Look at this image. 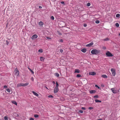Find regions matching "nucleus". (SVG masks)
Instances as JSON below:
<instances>
[{
  "mask_svg": "<svg viewBox=\"0 0 120 120\" xmlns=\"http://www.w3.org/2000/svg\"><path fill=\"white\" fill-rule=\"evenodd\" d=\"M101 51L99 50H97L96 49H93L91 51V53L93 55H97L100 53Z\"/></svg>",
  "mask_w": 120,
  "mask_h": 120,
  "instance_id": "nucleus-1",
  "label": "nucleus"
},
{
  "mask_svg": "<svg viewBox=\"0 0 120 120\" xmlns=\"http://www.w3.org/2000/svg\"><path fill=\"white\" fill-rule=\"evenodd\" d=\"M56 87L54 89V93H57L59 90V89L58 87V82H56Z\"/></svg>",
  "mask_w": 120,
  "mask_h": 120,
  "instance_id": "nucleus-2",
  "label": "nucleus"
},
{
  "mask_svg": "<svg viewBox=\"0 0 120 120\" xmlns=\"http://www.w3.org/2000/svg\"><path fill=\"white\" fill-rule=\"evenodd\" d=\"M106 56L108 57H112L113 55L109 51H108L106 53Z\"/></svg>",
  "mask_w": 120,
  "mask_h": 120,
  "instance_id": "nucleus-3",
  "label": "nucleus"
},
{
  "mask_svg": "<svg viewBox=\"0 0 120 120\" xmlns=\"http://www.w3.org/2000/svg\"><path fill=\"white\" fill-rule=\"evenodd\" d=\"M14 71L15 72V75L17 76H18L19 75V71L17 68L15 69Z\"/></svg>",
  "mask_w": 120,
  "mask_h": 120,
  "instance_id": "nucleus-4",
  "label": "nucleus"
},
{
  "mask_svg": "<svg viewBox=\"0 0 120 120\" xmlns=\"http://www.w3.org/2000/svg\"><path fill=\"white\" fill-rule=\"evenodd\" d=\"M111 71L112 72V75L113 76H114L116 74L115 70L113 68H111Z\"/></svg>",
  "mask_w": 120,
  "mask_h": 120,
  "instance_id": "nucleus-5",
  "label": "nucleus"
},
{
  "mask_svg": "<svg viewBox=\"0 0 120 120\" xmlns=\"http://www.w3.org/2000/svg\"><path fill=\"white\" fill-rule=\"evenodd\" d=\"M112 91L114 94H116L118 92L117 90H115L114 88H112L111 89Z\"/></svg>",
  "mask_w": 120,
  "mask_h": 120,
  "instance_id": "nucleus-6",
  "label": "nucleus"
},
{
  "mask_svg": "<svg viewBox=\"0 0 120 120\" xmlns=\"http://www.w3.org/2000/svg\"><path fill=\"white\" fill-rule=\"evenodd\" d=\"M38 37V36L36 34H35L34 35L32 36L31 37V39L32 40H34L35 38H37Z\"/></svg>",
  "mask_w": 120,
  "mask_h": 120,
  "instance_id": "nucleus-7",
  "label": "nucleus"
},
{
  "mask_svg": "<svg viewBox=\"0 0 120 120\" xmlns=\"http://www.w3.org/2000/svg\"><path fill=\"white\" fill-rule=\"evenodd\" d=\"M61 24H63V25H61V26H60V27H63L65 25V24L64 22L60 20V25Z\"/></svg>",
  "mask_w": 120,
  "mask_h": 120,
  "instance_id": "nucleus-8",
  "label": "nucleus"
},
{
  "mask_svg": "<svg viewBox=\"0 0 120 120\" xmlns=\"http://www.w3.org/2000/svg\"><path fill=\"white\" fill-rule=\"evenodd\" d=\"M89 75L93 76L96 75V73L95 72L91 71L89 72Z\"/></svg>",
  "mask_w": 120,
  "mask_h": 120,
  "instance_id": "nucleus-9",
  "label": "nucleus"
},
{
  "mask_svg": "<svg viewBox=\"0 0 120 120\" xmlns=\"http://www.w3.org/2000/svg\"><path fill=\"white\" fill-rule=\"evenodd\" d=\"M94 44L92 42L86 45V46L87 47H90L92 45Z\"/></svg>",
  "mask_w": 120,
  "mask_h": 120,
  "instance_id": "nucleus-10",
  "label": "nucleus"
},
{
  "mask_svg": "<svg viewBox=\"0 0 120 120\" xmlns=\"http://www.w3.org/2000/svg\"><path fill=\"white\" fill-rule=\"evenodd\" d=\"M23 83H18L17 85V87H19L21 86H23Z\"/></svg>",
  "mask_w": 120,
  "mask_h": 120,
  "instance_id": "nucleus-11",
  "label": "nucleus"
},
{
  "mask_svg": "<svg viewBox=\"0 0 120 120\" xmlns=\"http://www.w3.org/2000/svg\"><path fill=\"white\" fill-rule=\"evenodd\" d=\"M81 51L83 53H85L86 52V48H83L81 49Z\"/></svg>",
  "mask_w": 120,
  "mask_h": 120,
  "instance_id": "nucleus-12",
  "label": "nucleus"
},
{
  "mask_svg": "<svg viewBox=\"0 0 120 120\" xmlns=\"http://www.w3.org/2000/svg\"><path fill=\"white\" fill-rule=\"evenodd\" d=\"M90 92V94H92L93 93H95L96 92V91L95 90H91Z\"/></svg>",
  "mask_w": 120,
  "mask_h": 120,
  "instance_id": "nucleus-13",
  "label": "nucleus"
},
{
  "mask_svg": "<svg viewBox=\"0 0 120 120\" xmlns=\"http://www.w3.org/2000/svg\"><path fill=\"white\" fill-rule=\"evenodd\" d=\"M32 92L34 95H35L36 96H38L39 95L38 94V93H36L34 91H32Z\"/></svg>",
  "mask_w": 120,
  "mask_h": 120,
  "instance_id": "nucleus-14",
  "label": "nucleus"
},
{
  "mask_svg": "<svg viewBox=\"0 0 120 120\" xmlns=\"http://www.w3.org/2000/svg\"><path fill=\"white\" fill-rule=\"evenodd\" d=\"M80 71L79 69H75V73H79Z\"/></svg>",
  "mask_w": 120,
  "mask_h": 120,
  "instance_id": "nucleus-15",
  "label": "nucleus"
},
{
  "mask_svg": "<svg viewBox=\"0 0 120 120\" xmlns=\"http://www.w3.org/2000/svg\"><path fill=\"white\" fill-rule=\"evenodd\" d=\"M101 77L104 78H108L107 76L105 75H101Z\"/></svg>",
  "mask_w": 120,
  "mask_h": 120,
  "instance_id": "nucleus-16",
  "label": "nucleus"
},
{
  "mask_svg": "<svg viewBox=\"0 0 120 120\" xmlns=\"http://www.w3.org/2000/svg\"><path fill=\"white\" fill-rule=\"evenodd\" d=\"M95 102L96 103L101 102V101L98 100L97 99H95Z\"/></svg>",
  "mask_w": 120,
  "mask_h": 120,
  "instance_id": "nucleus-17",
  "label": "nucleus"
},
{
  "mask_svg": "<svg viewBox=\"0 0 120 120\" xmlns=\"http://www.w3.org/2000/svg\"><path fill=\"white\" fill-rule=\"evenodd\" d=\"M29 84L28 82H27L25 83H23V86H27Z\"/></svg>",
  "mask_w": 120,
  "mask_h": 120,
  "instance_id": "nucleus-18",
  "label": "nucleus"
},
{
  "mask_svg": "<svg viewBox=\"0 0 120 120\" xmlns=\"http://www.w3.org/2000/svg\"><path fill=\"white\" fill-rule=\"evenodd\" d=\"M39 25L41 26H42L43 24V23L41 21L39 22Z\"/></svg>",
  "mask_w": 120,
  "mask_h": 120,
  "instance_id": "nucleus-19",
  "label": "nucleus"
},
{
  "mask_svg": "<svg viewBox=\"0 0 120 120\" xmlns=\"http://www.w3.org/2000/svg\"><path fill=\"white\" fill-rule=\"evenodd\" d=\"M40 60L41 61H44V58L43 57H40Z\"/></svg>",
  "mask_w": 120,
  "mask_h": 120,
  "instance_id": "nucleus-20",
  "label": "nucleus"
},
{
  "mask_svg": "<svg viewBox=\"0 0 120 120\" xmlns=\"http://www.w3.org/2000/svg\"><path fill=\"white\" fill-rule=\"evenodd\" d=\"M55 75L57 77H59V74L57 73H56L55 74Z\"/></svg>",
  "mask_w": 120,
  "mask_h": 120,
  "instance_id": "nucleus-21",
  "label": "nucleus"
},
{
  "mask_svg": "<svg viewBox=\"0 0 120 120\" xmlns=\"http://www.w3.org/2000/svg\"><path fill=\"white\" fill-rule=\"evenodd\" d=\"M12 102L13 104L15 105H17V103L16 102L14 101H12Z\"/></svg>",
  "mask_w": 120,
  "mask_h": 120,
  "instance_id": "nucleus-22",
  "label": "nucleus"
},
{
  "mask_svg": "<svg viewBox=\"0 0 120 120\" xmlns=\"http://www.w3.org/2000/svg\"><path fill=\"white\" fill-rule=\"evenodd\" d=\"M28 68L29 69V70L31 71V72L32 73V74H33L34 73V71L32 70L31 69L28 67Z\"/></svg>",
  "mask_w": 120,
  "mask_h": 120,
  "instance_id": "nucleus-23",
  "label": "nucleus"
},
{
  "mask_svg": "<svg viewBox=\"0 0 120 120\" xmlns=\"http://www.w3.org/2000/svg\"><path fill=\"white\" fill-rule=\"evenodd\" d=\"M64 98L63 97H60V101H64Z\"/></svg>",
  "mask_w": 120,
  "mask_h": 120,
  "instance_id": "nucleus-24",
  "label": "nucleus"
},
{
  "mask_svg": "<svg viewBox=\"0 0 120 120\" xmlns=\"http://www.w3.org/2000/svg\"><path fill=\"white\" fill-rule=\"evenodd\" d=\"M81 77V75L80 74H78L76 75V77Z\"/></svg>",
  "mask_w": 120,
  "mask_h": 120,
  "instance_id": "nucleus-25",
  "label": "nucleus"
},
{
  "mask_svg": "<svg viewBox=\"0 0 120 120\" xmlns=\"http://www.w3.org/2000/svg\"><path fill=\"white\" fill-rule=\"evenodd\" d=\"M115 25L117 27H119V24L118 23H116Z\"/></svg>",
  "mask_w": 120,
  "mask_h": 120,
  "instance_id": "nucleus-26",
  "label": "nucleus"
},
{
  "mask_svg": "<svg viewBox=\"0 0 120 120\" xmlns=\"http://www.w3.org/2000/svg\"><path fill=\"white\" fill-rule=\"evenodd\" d=\"M95 22L96 23L98 24L99 23L100 21L98 20H96V21Z\"/></svg>",
  "mask_w": 120,
  "mask_h": 120,
  "instance_id": "nucleus-27",
  "label": "nucleus"
},
{
  "mask_svg": "<svg viewBox=\"0 0 120 120\" xmlns=\"http://www.w3.org/2000/svg\"><path fill=\"white\" fill-rule=\"evenodd\" d=\"M120 16V14H117L116 15V17L117 18H118Z\"/></svg>",
  "mask_w": 120,
  "mask_h": 120,
  "instance_id": "nucleus-28",
  "label": "nucleus"
},
{
  "mask_svg": "<svg viewBox=\"0 0 120 120\" xmlns=\"http://www.w3.org/2000/svg\"><path fill=\"white\" fill-rule=\"evenodd\" d=\"M60 3L63 4L64 5H65V4L64 1L60 2Z\"/></svg>",
  "mask_w": 120,
  "mask_h": 120,
  "instance_id": "nucleus-29",
  "label": "nucleus"
},
{
  "mask_svg": "<svg viewBox=\"0 0 120 120\" xmlns=\"http://www.w3.org/2000/svg\"><path fill=\"white\" fill-rule=\"evenodd\" d=\"M109 40V39L108 38H107L105 39H104V41H108Z\"/></svg>",
  "mask_w": 120,
  "mask_h": 120,
  "instance_id": "nucleus-30",
  "label": "nucleus"
},
{
  "mask_svg": "<svg viewBox=\"0 0 120 120\" xmlns=\"http://www.w3.org/2000/svg\"><path fill=\"white\" fill-rule=\"evenodd\" d=\"M6 90L9 93H10L11 91L10 89L8 88Z\"/></svg>",
  "mask_w": 120,
  "mask_h": 120,
  "instance_id": "nucleus-31",
  "label": "nucleus"
},
{
  "mask_svg": "<svg viewBox=\"0 0 120 120\" xmlns=\"http://www.w3.org/2000/svg\"><path fill=\"white\" fill-rule=\"evenodd\" d=\"M94 98H98V95H95L94 96Z\"/></svg>",
  "mask_w": 120,
  "mask_h": 120,
  "instance_id": "nucleus-32",
  "label": "nucleus"
},
{
  "mask_svg": "<svg viewBox=\"0 0 120 120\" xmlns=\"http://www.w3.org/2000/svg\"><path fill=\"white\" fill-rule=\"evenodd\" d=\"M83 112V111L82 110H79L78 111L79 113H82Z\"/></svg>",
  "mask_w": 120,
  "mask_h": 120,
  "instance_id": "nucleus-33",
  "label": "nucleus"
},
{
  "mask_svg": "<svg viewBox=\"0 0 120 120\" xmlns=\"http://www.w3.org/2000/svg\"><path fill=\"white\" fill-rule=\"evenodd\" d=\"M34 116L35 117L37 118L39 116L37 114H35L34 115Z\"/></svg>",
  "mask_w": 120,
  "mask_h": 120,
  "instance_id": "nucleus-34",
  "label": "nucleus"
},
{
  "mask_svg": "<svg viewBox=\"0 0 120 120\" xmlns=\"http://www.w3.org/2000/svg\"><path fill=\"white\" fill-rule=\"evenodd\" d=\"M49 98H53V97L52 95H50L48 96Z\"/></svg>",
  "mask_w": 120,
  "mask_h": 120,
  "instance_id": "nucleus-35",
  "label": "nucleus"
},
{
  "mask_svg": "<svg viewBox=\"0 0 120 120\" xmlns=\"http://www.w3.org/2000/svg\"><path fill=\"white\" fill-rule=\"evenodd\" d=\"M6 44H7V45H8L9 44V42L7 41H6Z\"/></svg>",
  "mask_w": 120,
  "mask_h": 120,
  "instance_id": "nucleus-36",
  "label": "nucleus"
},
{
  "mask_svg": "<svg viewBox=\"0 0 120 120\" xmlns=\"http://www.w3.org/2000/svg\"><path fill=\"white\" fill-rule=\"evenodd\" d=\"M90 4L89 3H88L87 4V6L89 7L90 6Z\"/></svg>",
  "mask_w": 120,
  "mask_h": 120,
  "instance_id": "nucleus-37",
  "label": "nucleus"
},
{
  "mask_svg": "<svg viewBox=\"0 0 120 120\" xmlns=\"http://www.w3.org/2000/svg\"><path fill=\"white\" fill-rule=\"evenodd\" d=\"M51 19L52 20H54V17L52 16H51Z\"/></svg>",
  "mask_w": 120,
  "mask_h": 120,
  "instance_id": "nucleus-38",
  "label": "nucleus"
},
{
  "mask_svg": "<svg viewBox=\"0 0 120 120\" xmlns=\"http://www.w3.org/2000/svg\"><path fill=\"white\" fill-rule=\"evenodd\" d=\"M95 87H97L98 88V89H100V87L99 86H98L97 85H95Z\"/></svg>",
  "mask_w": 120,
  "mask_h": 120,
  "instance_id": "nucleus-39",
  "label": "nucleus"
},
{
  "mask_svg": "<svg viewBox=\"0 0 120 120\" xmlns=\"http://www.w3.org/2000/svg\"><path fill=\"white\" fill-rule=\"evenodd\" d=\"M4 119L5 120H8L7 117L6 116H4Z\"/></svg>",
  "mask_w": 120,
  "mask_h": 120,
  "instance_id": "nucleus-40",
  "label": "nucleus"
},
{
  "mask_svg": "<svg viewBox=\"0 0 120 120\" xmlns=\"http://www.w3.org/2000/svg\"><path fill=\"white\" fill-rule=\"evenodd\" d=\"M93 109V108L92 107H90L89 108V109L90 110H91Z\"/></svg>",
  "mask_w": 120,
  "mask_h": 120,
  "instance_id": "nucleus-41",
  "label": "nucleus"
},
{
  "mask_svg": "<svg viewBox=\"0 0 120 120\" xmlns=\"http://www.w3.org/2000/svg\"><path fill=\"white\" fill-rule=\"evenodd\" d=\"M38 51L39 52H40L41 53H42V49H39L38 50Z\"/></svg>",
  "mask_w": 120,
  "mask_h": 120,
  "instance_id": "nucleus-42",
  "label": "nucleus"
},
{
  "mask_svg": "<svg viewBox=\"0 0 120 120\" xmlns=\"http://www.w3.org/2000/svg\"><path fill=\"white\" fill-rule=\"evenodd\" d=\"M31 80L32 81H34V79L33 77H32L31 78Z\"/></svg>",
  "mask_w": 120,
  "mask_h": 120,
  "instance_id": "nucleus-43",
  "label": "nucleus"
},
{
  "mask_svg": "<svg viewBox=\"0 0 120 120\" xmlns=\"http://www.w3.org/2000/svg\"><path fill=\"white\" fill-rule=\"evenodd\" d=\"M4 88H7V86H4Z\"/></svg>",
  "mask_w": 120,
  "mask_h": 120,
  "instance_id": "nucleus-44",
  "label": "nucleus"
},
{
  "mask_svg": "<svg viewBox=\"0 0 120 120\" xmlns=\"http://www.w3.org/2000/svg\"><path fill=\"white\" fill-rule=\"evenodd\" d=\"M81 109H83V110H86V109L84 107H82L81 108Z\"/></svg>",
  "mask_w": 120,
  "mask_h": 120,
  "instance_id": "nucleus-45",
  "label": "nucleus"
},
{
  "mask_svg": "<svg viewBox=\"0 0 120 120\" xmlns=\"http://www.w3.org/2000/svg\"><path fill=\"white\" fill-rule=\"evenodd\" d=\"M83 26L84 27H86L87 26V24H84Z\"/></svg>",
  "mask_w": 120,
  "mask_h": 120,
  "instance_id": "nucleus-46",
  "label": "nucleus"
},
{
  "mask_svg": "<svg viewBox=\"0 0 120 120\" xmlns=\"http://www.w3.org/2000/svg\"><path fill=\"white\" fill-rule=\"evenodd\" d=\"M63 51V50L62 49H60V52L62 53Z\"/></svg>",
  "mask_w": 120,
  "mask_h": 120,
  "instance_id": "nucleus-47",
  "label": "nucleus"
},
{
  "mask_svg": "<svg viewBox=\"0 0 120 120\" xmlns=\"http://www.w3.org/2000/svg\"><path fill=\"white\" fill-rule=\"evenodd\" d=\"M30 120H34V119L32 118H31L30 119Z\"/></svg>",
  "mask_w": 120,
  "mask_h": 120,
  "instance_id": "nucleus-48",
  "label": "nucleus"
},
{
  "mask_svg": "<svg viewBox=\"0 0 120 120\" xmlns=\"http://www.w3.org/2000/svg\"><path fill=\"white\" fill-rule=\"evenodd\" d=\"M63 42V40L62 39H60V42Z\"/></svg>",
  "mask_w": 120,
  "mask_h": 120,
  "instance_id": "nucleus-49",
  "label": "nucleus"
},
{
  "mask_svg": "<svg viewBox=\"0 0 120 120\" xmlns=\"http://www.w3.org/2000/svg\"><path fill=\"white\" fill-rule=\"evenodd\" d=\"M52 82L54 84H54H55V82L54 81H53Z\"/></svg>",
  "mask_w": 120,
  "mask_h": 120,
  "instance_id": "nucleus-50",
  "label": "nucleus"
},
{
  "mask_svg": "<svg viewBox=\"0 0 120 120\" xmlns=\"http://www.w3.org/2000/svg\"><path fill=\"white\" fill-rule=\"evenodd\" d=\"M46 38L47 39H51V38H49V37H47Z\"/></svg>",
  "mask_w": 120,
  "mask_h": 120,
  "instance_id": "nucleus-51",
  "label": "nucleus"
},
{
  "mask_svg": "<svg viewBox=\"0 0 120 120\" xmlns=\"http://www.w3.org/2000/svg\"><path fill=\"white\" fill-rule=\"evenodd\" d=\"M39 7L40 8H42V7L41 6H39Z\"/></svg>",
  "mask_w": 120,
  "mask_h": 120,
  "instance_id": "nucleus-52",
  "label": "nucleus"
},
{
  "mask_svg": "<svg viewBox=\"0 0 120 120\" xmlns=\"http://www.w3.org/2000/svg\"><path fill=\"white\" fill-rule=\"evenodd\" d=\"M46 87V88L47 89H48V88H47V87Z\"/></svg>",
  "mask_w": 120,
  "mask_h": 120,
  "instance_id": "nucleus-53",
  "label": "nucleus"
},
{
  "mask_svg": "<svg viewBox=\"0 0 120 120\" xmlns=\"http://www.w3.org/2000/svg\"><path fill=\"white\" fill-rule=\"evenodd\" d=\"M119 36H120V33H119Z\"/></svg>",
  "mask_w": 120,
  "mask_h": 120,
  "instance_id": "nucleus-54",
  "label": "nucleus"
},
{
  "mask_svg": "<svg viewBox=\"0 0 120 120\" xmlns=\"http://www.w3.org/2000/svg\"><path fill=\"white\" fill-rule=\"evenodd\" d=\"M103 86V87H104V85H103V86Z\"/></svg>",
  "mask_w": 120,
  "mask_h": 120,
  "instance_id": "nucleus-55",
  "label": "nucleus"
},
{
  "mask_svg": "<svg viewBox=\"0 0 120 120\" xmlns=\"http://www.w3.org/2000/svg\"><path fill=\"white\" fill-rule=\"evenodd\" d=\"M103 86V87H104V85H103V86Z\"/></svg>",
  "mask_w": 120,
  "mask_h": 120,
  "instance_id": "nucleus-56",
  "label": "nucleus"
},
{
  "mask_svg": "<svg viewBox=\"0 0 120 120\" xmlns=\"http://www.w3.org/2000/svg\"><path fill=\"white\" fill-rule=\"evenodd\" d=\"M103 86V87H104V85H103V86Z\"/></svg>",
  "mask_w": 120,
  "mask_h": 120,
  "instance_id": "nucleus-57",
  "label": "nucleus"
},
{
  "mask_svg": "<svg viewBox=\"0 0 120 120\" xmlns=\"http://www.w3.org/2000/svg\"><path fill=\"white\" fill-rule=\"evenodd\" d=\"M103 48L104 49H105V48Z\"/></svg>",
  "mask_w": 120,
  "mask_h": 120,
  "instance_id": "nucleus-58",
  "label": "nucleus"
},
{
  "mask_svg": "<svg viewBox=\"0 0 120 120\" xmlns=\"http://www.w3.org/2000/svg\"><path fill=\"white\" fill-rule=\"evenodd\" d=\"M103 48L104 49H105V48Z\"/></svg>",
  "mask_w": 120,
  "mask_h": 120,
  "instance_id": "nucleus-59",
  "label": "nucleus"
},
{
  "mask_svg": "<svg viewBox=\"0 0 120 120\" xmlns=\"http://www.w3.org/2000/svg\"><path fill=\"white\" fill-rule=\"evenodd\" d=\"M60 35H61V33H60Z\"/></svg>",
  "mask_w": 120,
  "mask_h": 120,
  "instance_id": "nucleus-60",
  "label": "nucleus"
}]
</instances>
